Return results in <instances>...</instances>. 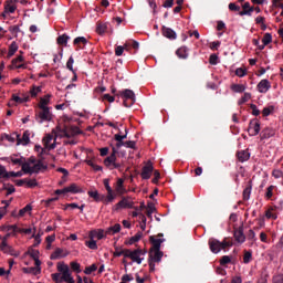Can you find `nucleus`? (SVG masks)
Masks as SVG:
<instances>
[{
    "label": "nucleus",
    "mask_w": 283,
    "mask_h": 283,
    "mask_svg": "<svg viewBox=\"0 0 283 283\" xmlns=\"http://www.w3.org/2000/svg\"><path fill=\"white\" fill-rule=\"evenodd\" d=\"M97 34H105L107 32V23H98L96 27Z\"/></svg>",
    "instance_id": "46"
},
{
    "label": "nucleus",
    "mask_w": 283,
    "mask_h": 283,
    "mask_svg": "<svg viewBox=\"0 0 283 283\" xmlns=\"http://www.w3.org/2000/svg\"><path fill=\"white\" fill-rule=\"evenodd\" d=\"M86 247L88 249H92L93 251H96V249H98V245L96 244V241H94V239L86 241Z\"/></svg>",
    "instance_id": "58"
},
{
    "label": "nucleus",
    "mask_w": 283,
    "mask_h": 283,
    "mask_svg": "<svg viewBox=\"0 0 283 283\" xmlns=\"http://www.w3.org/2000/svg\"><path fill=\"white\" fill-rule=\"evenodd\" d=\"M74 45H78L80 43H83L85 45L87 43V39L85 36H77L73 41Z\"/></svg>",
    "instance_id": "62"
},
{
    "label": "nucleus",
    "mask_w": 283,
    "mask_h": 283,
    "mask_svg": "<svg viewBox=\"0 0 283 283\" xmlns=\"http://www.w3.org/2000/svg\"><path fill=\"white\" fill-rule=\"evenodd\" d=\"M41 92H43L42 86L33 85L31 87V90L29 91V94H30L31 98H36V96H39V94H41Z\"/></svg>",
    "instance_id": "35"
},
{
    "label": "nucleus",
    "mask_w": 283,
    "mask_h": 283,
    "mask_svg": "<svg viewBox=\"0 0 283 283\" xmlns=\"http://www.w3.org/2000/svg\"><path fill=\"white\" fill-rule=\"evenodd\" d=\"M235 76H239V78H244V76H247V69L238 67L235 70Z\"/></svg>",
    "instance_id": "49"
},
{
    "label": "nucleus",
    "mask_w": 283,
    "mask_h": 283,
    "mask_svg": "<svg viewBox=\"0 0 283 283\" xmlns=\"http://www.w3.org/2000/svg\"><path fill=\"white\" fill-rule=\"evenodd\" d=\"M113 209L114 211H118V209H134V199L132 197H124Z\"/></svg>",
    "instance_id": "10"
},
{
    "label": "nucleus",
    "mask_w": 283,
    "mask_h": 283,
    "mask_svg": "<svg viewBox=\"0 0 283 283\" xmlns=\"http://www.w3.org/2000/svg\"><path fill=\"white\" fill-rule=\"evenodd\" d=\"M50 98H52V95L46 94L43 97L40 98V103L38 104V107L40 109H50L48 105H50Z\"/></svg>",
    "instance_id": "19"
},
{
    "label": "nucleus",
    "mask_w": 283,
    "mask_h": 283,
    "mask_svg": "<svg viewBox=\"0 0 283 283\" xmlns=\"http://www.w3.org/2000/svg\"><path fill=\"white\" fill-rule=\"evenodd\" d=\"M125 50H127V44H125L124 46L123 45H118L115 49L116 56H123V53L125 52Z\"/></svg>",
    "instance_id": "54"
},
{
    "label": "nucleus",
    "mask_w": 283,
    "mask_h": 283,
    "mask_svg": "<svg viewBox=\"0 0 283 283\" xmlns=\"http://www.w3.org/2000/svg\"><path fill=\"white\" fill-rule=\"evenodd\" d=\"M163 35L166 36V39H169L170 41H175V39H177L176 31L167 27H163Z\"/></svg>",
    "instance_id": "22"
},
{
    "label": "nucleus",
    "mask_w": 283,
    "mask_h": 283,
    "mask_svg": "<svg viewBox=\"0 0 283 283\" xmlns=\"http://www.w3.org/2000/svg\"><path fill=\"white\" fill-rule=\"evenodd\" d=\"M77 130H78V128H74V130L71 132L70 127H67V125L57 126L53 130V135L55 136V138H70L72 136H74V134H76Z\"/></svg>",
    "instance_id": "5"
},
{
    "label": "nucleus",
    "mask_w": 283,
    "mask_h": 283,
    "mask_svg": "<svg viewBox=\"0 0 283 283\" xmlns=\"http://www.w3.org/2000/svg\"><path fill=\"white\" fill-rule=\"evenodd\" d=\"M163 255L164 253L160 250H156V249L149 250L148 264L151 273L156 271V264H159V262H161Z\"/></svg>",
    "instance_id": "3"
},
{
    "label": "nucleus",
    "mask_w": 283,
    "mask_h": 283,
    "mask_svg": "<svg viewBox=\"0 0 283 283\" xmlns=\"http://www.w3.org/2000/svg\"><path fill=\"white\" fill-rule=\"evenodd\" d=\"M85 163H86V165H88V167H92V169H94V171H103V167L96 165V163H94L93 159H86Z\"/></svg>",
    "instance_id": "41"
},
{
    "label": "nucleus",
    "mask_w": 283,
    "mask_h": 283,
    "mask_svg": "<svg viewBox=\"0 0 283 283\" xmlns=\"http://www.w3.org/2000/svg\"><path fill=\"white\" fill-rule=\"evenodd\" d=\"M258 283H269V270L266 268H263L261 270V274L258 280Z\"/></svg>",
    "instance_id": "33"
},
{
    "label": "nucleus",
    "mask_w": 283,
    "mask_h": 283,
    "mask_svg": "<svg viewBox=\"0 0 283 283\" xmlns=\"http://www.w3.org/2000/svg\"><path fill=\"white\" fill-rule=\"evenodd\" d=\"M67 41H70V35L62 34L57 38L56 43L57 45H64V48H67Z\"/></svg>",
    "instance_id": "37"
},
{
    "label": "nucleus",
    "mask_w": 283,
    "mask_h": 283,
    "mask_svg": "<svg viewBox=\"0 0 283 283\" xmlns=\"http://www.w3.org/2000/svg\"><path fill=\"white\" fill-rule=\"evenodd\" d=\"M70 255L69 251H65L61 248H56L54 252L51 254V260H61V258H67Z\"/></svg>",
    "instance_id": "17"
},
{
    "label": "nucleus",
    "mask_w": 283,
    "mask_h": 283,
    "mask_svg": "<svg viewBox=\"0 0 283 283\" xmlns=\"http://www.w3.org/2000/svg\"><path fill=\"white\" fill-rule=\"evenodd\" d=\"M104 165L108 169H120L123 165L116 163V148H113V153L104 159Z\"/></svg>",
    "instance_id": "7"
},
{
    "label": "nucleus",
    "mask_w": 283,
    "mask_h": 283,
    "mask_svg": "<svg viewBox=\"0 0 283 283\" xmlns=\"http://www.w3.org/2000/svg\"><path fill=\"white\" fill-rule=\"evenodd\" d=\"M90 238H91V240H94V238L96 240H103V238H105V230H102V229L93 230L90 233Z\"/></svg>",
    "instance_id": "26"
},
{
    "label": "nucleus",
    "mask_w": 283,
    "mask_h": 283,
    "mask_svg": "<svg viewBox=\"0 0 283 283\" xmlns=\"http://www.w3.org/2000/svg\"><path fill=\"white\" fill-rule=\"evenodd\" d=\"M248 132H249L250 136H258V134H260V122H258L255 119L250 122Z\"/></svg>",
    "instance_id": "16"
},
{
    "label": "nucleus",
    "mask_w": 283,
    "mask_h": 283,
    "mask_svg": "<svg viewBox=\"0 0 283 283\" xmlns=\"http://www.w3.org/2000/svg\"><path fill=\"white\" fill-rule=\"evenodd\" d=\"M208 244L211 253L214 254L220 253V251H224L228 247H233V242L227 241V239L220 241L214 238L209 239Z\"/></svg>",
    "instance_id": "2"
},
{
    "label": "nucleus",
    "mask_w": 283,
    "mask_h": 283,
    "mask_svg": "<svg viewBox=\"0 0 283 283\" xmlns=\"http://www.w3.org/2000/svg\"><path fill=\"white\" fill-rule=\"evenodd\" d=\"M265 218L268 220H275L277 218V213L273 212V208H270L265 211Z\"/></svg>",
    "instance_id": "47"
},
{
    "label": "nucleus",
    "mask_w": 283,
    "mask_h": 283,
    "mask_svg": "<svg viewBox=\"0 0 283 283\" xmlns=\"http://www.w3.org/2000/svg\"><path fill=\"white\" fill-rule=\"evenodd\" d=\"M27 255H30L35 262V266H41V260H39L40 252L39 250H34L30 248L27 252Z\"/></svg>",
    "instance_id": "20"
},
{
    "label": "nucleus",
    "mask_w": 283,
    "mask_h": 283,
    "mask_svg": "<svg viewBox=\"0 0 283 283\" xmlns=\"http://www.w3.org/2000/svg\"><path fill=\"white\" fill-rule=\"evenodd\" d=\"M116 200V195H114V190L111 192H107L106 198L103 200L104 205H111V202H114Z\"/></svg>",
    "instance_id": "42"
},
{
    "label": "nucleus",
    "mask_w": 283,
    "mask_h": 283,
    "mask_svg": "<svg viewBox=\"0 0 283 283\" xmlns=\"http://www.w3.org/2000/svg\"><path fill=\"white\" fill-rule=\"evenodd\" d=\"M251 185H249L244 190H243V200H249L251 198Z\"/></svg>",
    "instance_id": "56"
},
{
    "label": "nucleus",
    "mask_w": 283,
    "mask_h": 283,
    "mask_svg": "<svg viewBox=\"0 0 283 283\" xmlns=\"http://www.w3.org/2000/svg\"><path fill=\"white\" fill-rule=\"evenodd\" d=\"M106 233L112 234V235H114V233H120V224L117 223V224H115V226H113V227H109V228L106 230Z\"/></svg>",
    "instance_id": "43"
},
{
    "label": "nucleus",
    "mask_w": 283,
    "mask_h": 283,
    "mask_svg": "<svg viewBox=\"0 0 283 283\" xmlns=\"http://www.w3.org/2000/svg\"><path fill=\"white\" fill-rule=\"evenodd\" d=\"M4 11L8 12L9 14H14V12H17V4H14V1H7L4 4Z\"/></svg>",
    "instance_id": "28"
},
{
    "label": "nucleus",
    "mask_w": 283,
    "mask_h": 283,
    "mask_svg": "<svg viewBox=\"0 0 283 283\" xmlns=\"http://www.w3.org/2000/svg\"><path fill=\"white\" fill-rule=\"evenodd\" d=\"M51 277H52L53 282H55V283H62L63 282V279L61 276V272L51 274Z\"/></svg>",
    "instance_id": "60"
},
{
    "label": "nucleus",
    "mask_w": 283,
    "mask_h": 283,
    "mask_svg": "<svg viewBox=\"0 0 283 283\" xmlns=\"http://www.w3.org/2000/svg\"><path fill=\"white\" fill-rule=\"evenodd\" d=\"M39 182L36 181V179H27V187H29L30 189H34V187H38Z\"/></svg>",
    "instance_id": "61"
},
{
    "label": "nucleus",
    "mask_w": 283,
    "mask_h": 283,
    "mask_svg": "<svg viewBox=\"0 0 283 283\" xmlns=\"http://www.w3.org/2000/svg\"><path fill=\"white\" fill-rule=\"evenodd\" d=\"M48 169V165L43 164L41 160L29 159V161L22 164V171L24 174H39Z\"/></svg>",
    "instance_id": "1"
},
{
    "label": "nucleus",
    "mask_w": 283,
    "mask_h": 283,
    "mask_svg": "<svg viewBox=\"0 0 283 283\" xmlns=\"http://www.w3.org/2000/svg\"><path fill=\"white\" fill-rule=\"evenodd\" d=\"M142 238H143V232H137L135 235H133L128 240L127 244H129V245L136 244V242H140Z\"/></svg>",
    "instance_id": "40"
},
{
    "label": "nucleus",
    "mask_w": 283,
    "mask_h": 283,
    "mask_svg": "<svg viewBox=\"0 0 283 283\" xmlns=\"http://www.w3.org/2000/svg\"><path fill=\"white\" fill-rule=\"evenodd\" d=\"M256 90L260 94H266L271 90V82L269 80H261L256 85Z\"/></svg>",
    "instance_id": "15"
},
{
    "label": "nucleus",
    "mask_w": 283,
    "mask_h": 283,
    "mask_svg": "<svg viewBox=\"0 0 283 283\" xmlns=\"http://www.w3.org/2000/svg\"><path fill=\"white\" fill-rule=\"evenodd\" d=\"M28 101H30V96H28V95L19 96L17 94H13L11 96V103H17L18 105H21L23 103H28Z\"/></svg>",
    "instance_id": "23"
},
{
    "label": "nucleus",
    "mask_w": 283,
    "mask_h": 283,
    "mask_svg": "<svg viewBox=\"0 0 283 283\" xmlns=\"http://www.w3.org/2000/svg\"><path fill=\"white\" fill-rule=\"evenodd\" d=\"M149 240L151 243L150 249H156V250H160L163 242H165V239H163L160 237H150Z\"/></svg>",
    "instance_id": "21"
},
{
    "label": "nucleus",
    "mask_w": 283,
    "mask_h": 283,
    "mask_svg": "<svg viewBox=\"0 0 283 283\" xmlns=\"http://www.w3.org/2000/svg\"><path fill=\"white\" fill-rule=\"evenodd\" d=\"M237 156L240 163H247L251 158V153L249 150H240Z\"/></svg>",
    "instance_id": "29"
},
{
    "label": "nucleus",
    "mask_w": 283,
    "mask_h": 283,
    "mask_svg": "<svg viewBox=\"0 0 283 283\" xmlns=\"http://www.w3.org/2000/svg\"><path fill=\"white\" fill-rule=\"evenodd\" d=\"M125 138H127V134H125V135L116 134L115 135V140L117 142L116 147H118V148L125 147V142H123V140H125Z\"/></svg>",
    "instance_id": "38"
},
{
    "label": "nucleus",
    "mask_w": 283,
    "mask_h": 283,
    "mask_svg": "<svg viewBox=\"0 0 283 283\" xmlns=\"http://www.w3.org/2000/svg\"><path fill=\"white\" fill-rule=\"evenodd\" d=\"M56 269L62 276V282H67V280L72 279V272L70 271L69 264L60 262L57 263Z\"/></svg>",
    "instance_id": "8"
},
{
    "label": "nucleus",
    "mask_w": 283,
    "mask_h": 283,
    "mask_svg": "<svg viewBox=\"0 0 283 283\" xmlns=\"http://www.w3.org/2000/svg\"><path fill=\"white\" fill-rule=\"evenodd\" d=\"M271 41H273V36L271 35V33H265L262 39V43L264 45H269V43H271Z\"/></svg>",
    "instance_id": "57"
},
{
    "label": "nucleus",
    "mask_w": 283,
    "mask_h": 283,
    "mask_svg": "<svg viewBox=\"0 0 283 283\" xmlns=\"http://www.w3.org/2000/svg\"><path fill=\"white\" fill-rule=\"evenodd\" d=\"M42 144L44 149H55L56 148V137L54 133L52 134H46L43 139Z\"/></svg>",
    "instance_id": "11"
},
{
    "label": "nucleus",
    "mask_w": 283,
    "mask_h": 283,
    "mask_svg": "<svg viewBox=\"0 0 283 283\" xmlns=\"http://www.w3.org/2000/svg\"><path fill=\"white\" fill-rule=\"evenodd\" d=\"M41 112L38 114V120L39 123H49L52 120V113L50 112V108H40Z\"/></svg>",
    "instance_id": "13"
},
{
    "label": "nucleus",
    "mask_w": 283,
    "mask_h": 283,
    "mask_svg": "<svg viewBox=\"0 0 283 283\" xmlns=\"http://www.w3.org/2000/svg\"><path fill=\"white\" fill-rule=\"evenodd\" d=\"M70 266H71L72 271H75V273H81V263H78L76 261H72L70 263Z\"/></svg>",
    "instance_id": "50"
},
{
    "label": "nucleus",
    "mask_w": 283,
    "mask_h": 283,
    "mask_svg": "<svg viewBox=\"0 0 283 283\" xmlns=\"http://www.w3.org/2000/svg\"><path fill=\"white\" fill-rule=\"evenodd\" d=\"M234 239H235V242H238L239 244H244V242H247V235H244V229L239 228L234 230Z\"/></svg>",
    "instance_id": "18"
},
{
    "label": "nucleus",
    "mask_w": 283,
    "mask_h": 283,
    "mask_svg": "<svg viewBox=\"0 0 283 283\" xmlns=\"http://www.w3.org/2000/svg\"><path fill=\"white\" fill-rule=\"evenodd\" d=\"M11 163L13 165H21L22 167H23V165H25V163H23V159L17 157V156L11 157Z\"/></svg>",
    "instance_id": "63"
},
{
    "label": "nucleus",
    "mask_w": 283,
    "mask_h": 283,
    "mask_svg": "<svg viewBox=\"0 0 283 283\" xmlns=\"http://www.w3.org/2000/svg\"><path fill=\"white\" fill-rule=\"evenodd\" d=\"M41 235H43V232H39L38 234H32V238H34L33 247H39L41 244Z\"/></svg>",
    "instance_id": "52"
},
{
    "label": "nucleus",
    "mask_w": 283,
    "mask_h": 283,
    "mask_svg": "<svg viewBox=\"0 0 283 283\" xmlns=\"http://www.w3.org/2000/svg\"><path fill=\"white\" fill-rule=\"evenodd\" d=\"M23 273H29L31 275H39L41 273V265H35V268H23Z\"/></svg>",
    "instance_id": "32"
},
{
    "label": "nucleus",
    "mask_w": 283,
    "mask_h": 283,
    "mask_svg": "<svg viewBox=\"0 0 283 283\" xmlns=\"http://www.w3.org/2000/svg\"><path fill=\"white\" fill-rule=\"evenodd\" d=\"M176 54L179 59H188L189 49H187V46H181L176 51Z\"/></svg>",
    "instance_id": "34"
},
{
    "label": "nucleus",
    "mask_w": 283,
    "mask_h": 283,
    "mask_svg": "<svg viewBox=\"0 0 283 283\" xmlns=\"http://www.w3.org/2000/svg\"><path fill=\"white\" fill-rule=\"evenodd\" d=\"M251 101V93H244L243 96L238 101L239 105H244V103H249Z\"/></svg>",
    "instance_id": "48"
},
{
    "label": "nucleus",
    "mask_w": 283,
    "mask_h": 283,
    "mask_svg": "<svg viewBox=\"0 0 283 283\" xmlns=\"http://www.w3.org/2000/svg\"><path fill=\"white\" fill-rule=\"evenodd\" d=\"M154 211H156V207L154 206V203L149 202L147 205V216H148V218H151V216L154 214Z\"/></svg>",
    "instance_id": "59"
},
{
    "label": "nucleus",
    "mask_w": 283,
    "mask_h": 283,
    "mask_svg": "<svg viewBox=\"0 0 283 283\" xmlns=\"http://www.w3.org/2000/svg\"><path fill=\"white\" fill-rule=\"evenodd\" d=\"M128 250L129 249H123V248L115 247V251H114L113 255H114V258H120V255H124V258H127Z\"/></svg>",
    "instance_id": "36"
},
{
    "label": "nucleus",
    "mask_w": 283,
    "mask_h": 283,
    "mask_svg": "<svg viewBox=\"0 0 283 283\" xmlns=\"http://www.w3.org/2000/svg\"><path fill=\"white\" fill-rule=\"evenodd\" d=\"M125 180L123 179H117L116 186H115V191L119 193V196H123V193H127V189H125Z\"/></svg>",
    "instance_id": "25"
},
{
    "label": "nucleus",
    "mask_w": 283,
    "mask_h": 283,
    "mask_svg": "<svg viewBox=\"0 0 283 283\" xmlns=\"http://www.w3.org/2000/svg\"><path fill=\"white\" fill-rule=\"evenodd\" d=\"M19 51V44H17V42H12L10 45H9V51H8V59H12V56H14V54H17V52Z\"/></svg>",
    "instance_id": "31"
},
{
    "label": "nucleus",
    "mask_w": 283,
    "mask_h": 283,
    "mask_svg": "<svg viewBox=\"0 0 283 283\" xmlns=\"http://www.w3.org/2000/svg\"><path fill=\"white\" fill-rule=\"evenodd\" d=\"M66 67L67 70H70V72H76L74 70V57L73 56H70L67 62H66Z\"/></svg>",
    "instance_id": "55"
},
{
    "label": "nucleus",
    "mask_w": 283,
    "mask_h": 283,
    "mask_svg": "<svg viewBox=\"0 0 283 283\" xmlns=\"http://www.w3.org/2000/svg\"><path fill=\"white\" fill-rule=\"evenodd\" d=\"M0 178H10V174L6 170V167L0 165Z\"/></svg>",
    "instance_id": "64"
},
{
    "label": "nucleus",
    "mask_w": 283,
    "mask_h": 283,
    "mask_svg": "<svg viewBox=\"0 0 283 283\" xmlns=\"http://www.w3.org/2000/svg\"><path fill=\"white\" fill-rule=\"evenodd\" d=\"M151 174H154V165L151 161H148L142 170L143 180H149L151 178Z\"/></svg>",
    "instance_id": "14"
},
{
    "label": "nucleus",
    "mask_w": 283,
    "mask_h": 283,
    "mask_svg": "<svg viewBox=\"0 0 283 283\" xmlns=\"http://www.w3.org/2000/svg\"><path fill=\"white\" fill-rule=\"evenodd\" d=\"M98 266H96V264H92L87 268H85L84 273L85 275H92V273H94V271H97Z\"/></svg>",
    "instance_id": "51"
},
{
    "label": "nucleus",
    "mask_w": 283,
    "mask_h": 283,
    "mask_svg": "<svg viewBox=\"0 0 283 283\" xmlns=\"http://www.w3.org/2000/svg\"><path fill=\"white\" fill-rule=\"evenodd\" d=\"M88 196L90 198H93L95 202H103V199L105 198L104 196L101 197V195L96 190L88 191Z\"/></svg>",
    "instance_id": "39"
},
{
    "label": "nucleus",
    "mask_w": 283,
    "mask_h": 283,
    "mask_svg": "<svg viewBox=\"0 0 283 283\" xmlns=\"http://www.w3.org/2000/svg\"><path fill=\"white\" fill-rule=\"evenodd\" d=\"M254 11H255V8L251 7V3H249L248 10H243L239 12V14L240 17H251V14H253Z\"/></svg>",
    "instance_id": "44"
},
{
    "label": "nucleus",
    "mask_w": 283,
    "mask_h": 283,
    "mask_svg": "<svg viewBox=\"0 0 283 283\" xmlns=\"http://www.w3.org/2000/svg\"><path fill=\"white\" fill-rule=\"evenodd\" d=\"M146 254H147V251L143 249H135V250L128 249V252L126 253V258L132 260V262L135 264H143Z\"/></svg>",
    "instance_id": "4"
},
{
    "label": "nucleus",
    "mask_w": 283,
    "mask_h": 283,
    "mask_svg": "<svg viewBox=\"0 0 283 283\" xmlns=\"http://www.w3.org/2000/svg\"><path fill=\"white\" fill-rule=\"evenodd\" d=\"M66 192L67 193H83V188H81L76 184H71L70 186L66 187Z\"/></svg>",
    "instance_id": "30"
},
{
    "label": "nucleus",
    "mask_w": 283,
    "mask_h": 283,
    "mask_svg": "<svg viewBox=\"0 0 283 283\" xmlns=\"http://www.w3.org/2000/svg\"><path fill=\"white\" fill-rule=\"evenodd\" d=\"M30 211H32V206L27 205L24 208H22V209L19 211L20 218H23V216H25V213H30Z\"/></svg>",
    "instance_id": "53"
},
{
    "label": "nucleus",
    "mask_w": 283,
    "mask_h": 283,
    "mask_svg": "<svg viewBox=\"0 0 283 283\" xmlns=\"http://www.w3.org/2000/svg\"><path fill=\"white\" fill-rule=\"evenodd\" d=\"M10 70H28V64H25V57L23 55H18L11 61Z\"/></svg>",
    "instance_id": "9"
},
{
    "label": "nucleus",
    "mask_w": 283,
    "mask_h": 283,
    "mask_svg": "<svg viewBox=\"0 0 283 283\" xmlns=\"http://www.w3.org/2000/svg\"><path fill=\"white\" fill-rule=\"evenodd\" d=\"M120 96L124 99L125 107H132L136 103V94L129 88L122 91Z\"/></svg>",
    "instance_id": "6"
},
{
    "label": "nucleus",
    "mask_w": 283,
    "mask_h": 283,
    "mask_svg": "<svg viewBox=\"0 0 283 283\" xmlns=\"http://www.w3.org/2000/svg\"><path fill=\"white\" fill-rule=\"evenodd\" d=\"M8 238H10V234H7L0 244V251L2 253H6L7 255H19V253L14 252V248H12L10 244H8Z\"/></svg>",
    "instance_id": "12"
},
{
    "label": "nucleus",
    "mask_w": 283,
    "mask_h": 283,
    "mask_svg": "<svg viewBox=\"0 0 283 283\" xmlns=\"http://www.w3.org/2000/svg\"><path fill=\"white\" fill-rule=\"evenodd\" d=\"M30 144V130H25L21 138H18L17 145H29Z\"/></svg>",
    "instance_id": "27"
},
{
    "label": "nucleus",
    "mask_w": 283,
    "mask_h": 283,
    "mask_svg": "<svg viewBox=\"0 0 283 283\" xmlns=\"http://www.w3.org/2000/svg\"><path fill=\"white\" fill-rule=\"evenodd\" d=\"M230 90L231 92H234V94H242L247 92V84H232Z\"/></svg>",
    "instance_id": "24"
},
{
    "label": "nucleus",
    "mask_w": 283,
    "mask_h": 283,
    "mask_svg": "<svg viewBox=\"0 0 283 283\" xmlns=\"http://www.w3.org/2000/svg\"><path fill=\"white\" fill-rule=\"evenodd\" d=\"M248 240L251 245H253L254 242H258V237H255V231L253 230L248 231Z\"/></svg>",
    "instance_id": "45"
}]
</instances>
